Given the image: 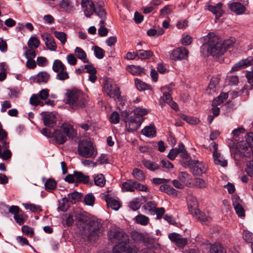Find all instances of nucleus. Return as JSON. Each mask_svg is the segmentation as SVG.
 Wrapping results in <instances>:
<instances>
[{
  "instance_id": "nucleus-33",
  "label": "nucleus",
  "mask_w": 253,
  "mask_h": 253,
  "mask_svg": "<svg viewBox=\"0 0 253 253\" xmlns=\"http://www.w3.org/2000/svg\"><path fill=\"white\" fill-rule=\"evenodd\" d=\"M210 253H226V250L219 243H214L211 245Z\"/></svg>"
},
{
  "instance_id": "nucleus-46",
  "label": "nucleus",
  "mask_w": 253,
  "mask_h": 253,
  "mask_svg": "<svg viewBox=\"0 0 253 253\" xmlns=\"http://www.w3.org/2000/svg\"><path fill=\"white\" fill-rule=\"evenodd\" d=\"M81 198V194L78 192H74L68 194V200L72 203H76L79 201Z\"/></svg>"
},
{
  "instance_id": "nucleus-58",
  "label": "nucleus",
  "mask_w": 253,
  "mask_h": 253,
  "mask_svg": "<svg viewBox=\"0 0 253 253\" xmlns=\"http://www.w3.org/2000/svg\"><path fill=\"white\" fill-rule=\"evenodd\" d=\"M181 117L187 123L192 125L196 124L199 122V120L197 118L187 116L185 115H182Z\"/></svg>"
},
{
  "instance_id": "nucleus-43",
  "label": "nucleus",
  "mask_w": 253,
  "mask_h": 253,
  "mask_svg": "<svg viewBox=\"0 0 253 253\" xmlns=\"http://www.w3.org/2000/svg\"><path fill=\"white\" fill-rule=\"evenodd\" d=\"M148 112V111L144 108L141 107H137L133 110V116L134 117H140L143 118V116L146 115Z\"/></svg>"
},
{
  "instance_id": "nucleus-6",
  "label": "nucleus",
  "mask_w": 253,
  "mask_h": 253,
  "mask_svg": "<svg viewBox=\"0 0 253 253\" xmlns=\"http://www.w3.org/2000/svg\"><path fill=\"white\" fill-rule=\"evenodd\" d=\"M7 139V134L3 129L0 123V158L3 160L10 159L12 155L10 150L8 149L9 143Z\"/></svg>"
},
{
  "instance_id": "nucleus-32",
  "label": "nucleus",
  "mask_w": 253,
  "mask_h": 253,
  "mask_svg": "<svg viewBox=\"0 0 253 253\" xmlns=\"http://www.w3.org/2000/svg\"><path fill=\"white\" fill-rule=\"evenodd\" d=\"M76 56L84 63H88L89 60L87 58L85 51L81 48L77 47L75 50Z\"/></svg>"
},
{
  "instance_id": "nucleus-49",
  "label": "nucleus",
  "mask_w": 253,
  "mask_h": 253,
  "mask_svg": "<svg viewBox=\"0 0 253 253\" xmlns=\"http://www.w3.org/2000/svg\"><path fill=\"white\" fill-rule=\"evenodd\" d=\"M187 202L189 208H194L197 205V199L193 196L189 195L187 197Z\"/></svg>"
},
{
  "instance_id": "nucleus-23",
  "label": "nucleus",
  "mask_w": 253,
  "mask_h": 253,
  "mask_svg": "<svg viewBox=\"0 0 253 253\" xmlns=\"http://www.w3.org/2000/svg\"><path fill=\"white\" fill-rule=\"evenodd\" d=\"M228 6L231 11L238 15L244 13L246 10L245 6L238 1H233L228 4Z\"/></svg>"
},
{
  "instance_id": "nucleus-54",
  "label": "nucleus",
  "mask_w": 253,
  "mask_h": 253,
  "mask_svg": "<svg viewBox=\"0 0 253 253\" xmlns=\"http://www.w3.org/2000/svg\"><path fill=\"white\" fill-rule=\"evenodd\" d=\"M84 201L86 205L93 206L95 201V197L92 193L88 194L85 196Z\"/></svg>"
},
{
  "instance_id": "nucleus-7",
  "label": "nucleus",
  "mask_w": 253,
  "mask_h": 253,
  "mask_svg": "<svg viewBox=\"0 0 253 253\" xmlns=\"http://www.w3.org/2000/svg\"><path fill=\"white\" fill-rule=\"evenodd\" d=\"M246 142H241L237 145V151L244 157H249L253 151V133L250 132L245 136Z\"/></svg>"
},
{
  "instance_id": "nucleus-63",
  "label": "nucleus",
  "mask_w": 253,
  "mask_h": 253,
  "mask_svg": "<svg viewBox=\"0 0 253 253\" xmlns=\"http://www.w3.org/2000/svg\"><path fill=\"white\" fill-rule=\"evenodd\" d=\"M195 185L199 188H203L207 186V182L203 179L197 178L195 179Z\"/></svg>"
},
{
  "instance_id": "nucleus-42",
  "label": "nucleus",
  "mask_w": 253,
  "mask_h": 253,
  "mask_svg": "<svg viewBox=\"0 0 253 253\" xmlns=\"http://www.w3.org/2000/svg\"><path fill=\"white\" fill-rule=\"evenodd\" d=\"M40 40L36 37H32L29 40L28 45L30 48H37L40 44Z\"/></svg>"
},
{
  "instance_id": "nucleus-25",
  "label": "nucleus",
  "mask_w": 253,
  "mask_h": 253,
  "mask_svg": "<svg viewBox=\"0 0 253 253\" xmlns=\"http://www.w3.org/2000/svg\"><path fill=\"white\" fill-rule=\"evenodd\" d=\"M104 199L109 208H111L115 211H117L120 209L121 204L118 200L111 197L109 195H106L104 197Z\"/></svg>"
},
{
  "instance_id": "nucleus-41",
  "label": "nucleus",
  "mask_w": 253,
  "mask_h": 253,
  "mask_svg": "<svg viewBox=\"0 0 253 253\" xmlns=\"http://www.w3.org/2000/svg\"><path fill=\"white\" fill-rule=\"evenodd\" d=\"M214 153L215 154L213 156L214 163L216 164L220 165L222 167H226L227 165V162L222 159L219 153L218 154H216L215 153Z\"/></svg>"
},
{
  "instance_id": "nucleus-55",
  "label": "nucleus",
  "mask_w": 253,
  "mask_h": 253,
  "mask_svg": "<svg viewBox=\"0 0 253 253\" xmlns=\"http://www.w3.org/2000/svg\"><path fill=\"white\" fill-rule=\"evenodd\" d=\"M157 205L154 201H149L147 202L143 206L144 208L149 211H154L156 209Z\"/></svg>"
},
{
  "instance_id": "nucleus-2",
  "label": "nucleus",
  "mask_w": 253,
  "mask_h": 253,
  "mask_svg": "<svg viewBox=\"0 0 253 253\" xmlns=\"http://www.w3.org/2000/svg\"><path fill=\"white\" fill-rule=\"evenodd\" d=\"M108 237L111 242L118 243L114 247L112 253H137L138 251L137 248L129 247L128 236L118 229H111L108 232Z\"/></svg>"
},
{
  "instance_id": "nucleus-24",
  "label": "nucleus",
  "mask_w": 253,
  "mask_h": 253,
  "mask_svg": "<svg viewBox=\"0 0 253 253\" xmlns=\"http://www.w3.org/2000/svg\"><path fill=\"white\" fill-rule=\"evenodd\" d=\"M222 7V3L219 2L215 5H209L208 6V9L215 15L216 18H219L224 13Z\"/></svg>"
},
{
  "instance_id": "nucleus-44",
  "label": "nucleus",
  "mask_w": 253,
  "mask_h": 253,
  "mask_svg": "<svg viewBox=\"0 0 253 253\" xmlns=\"http://www.w3.org/2000/svg\"><path fill=\"white\" fill-rule=\"evenodd\" d=\"M228 95L226 93H221L215 99L213 100V105H218L222 103L228 98Z\"/></svg>"
},
{
  "instance_id": "nucleus-21",
  "label": "nucleus",
  "mask_w": 253,
  "mask_h": 253,
  "mask_svg": "<svg viewBox=\"0 0 253 253\" xmlns=\"http://www.w3.org/2000/svg\"><path fill=\"white\" fill-rule=\"evenodd\" d=\"M253 65V57H249L245 59L242 60L234 65L230 72L238 71L242 68H245L249 66Z\"/></svg>"
},
{
  "instance_id": "nucleus-4",
  "label": "nucleus",
  "mask_w": 253,
  "mask_h": 253,
  "mask_svg": "<svg viewBox=\"0 0 253 253\" xmlns=\"http://www.w3.org/2000/svg\"><path fill=\"white\" fill-rule=\"evenodd\" d=\"M77 135L76 131L73 126L69 123L62 124L60 129H56L52 132V137L59 144L64 143L67 140V136L74 138Z\"/></svg>"
},
{
  "instance_id": "nucleus-22",
  "label": "nucleus",
  "mask_w": 253,
  "mask_h": 253,
  "mask_svg": "<svg viewBox=\"0 0 253 253\" xmlns=\"http://www.w3.org/2000/svg\"><path fill=\"white\" fill-rule=\"evenodd\" d=\"M42 39L44 41L47 48L52 51L56 49L57 45L54 38L48 33H44L41 35Z\"/></svg>"
},
{
  "instance_id": "nucleus-9",
  "label": "nucleus",
  "mask_w": 253,
  "mask_h": 253,
  "mask_svg": "<svg viewBox=\"0 0 253 253\" xmlns=\"http://www.w3.org/2000/svg\"><path fill=\"white\" fill-rule=\"evenodd\" d=\"M53 72L56 73V79L60 81H64L69 79V75L67 71L66 66L59 59L54 60L52 66Z\"/></svg>"
},
{
  "instance_id": "nucleus-18",
  "label": "nucleus",
  "mask_w": 253,
  "mask_h": 253,
  "mask_svg": "<svg viewBox=\"0 0 253 253\" xmlns=\"http://www.w3.org/2000/svg\"><path fill=\"white\" fill-rule=\"evenodd\" d=\"M97 15L100 18V28L98 29V34L101 37L107 36L108 29L104 26V22L106 18V13L104 9H100L97 11Z\"/></svg>"
},
{
  "instance_id": "nucleus-57",
  "label": "nucleus",
  "mask_w": 253,
  "mask_h": 253,
  "mask_svg": "<svg viewBox=\"0 0 253 253\" xmlns=\"http://www.w3.org/2000/svg\"><path fill=\"white\" fill-rule=\"evenodd\" d=\"M179 153V144H178V148H173L170 150L168 155V157L170 160H173L175 159L177 155Z\"/></svg>"
},
{
  "instance_id": "nucleus-56",
  "label": "nucleus",
  "mask_w": 253,
  "mask_h": 253,
  "mask_svg": "<svg viewBox=\"0 0 253 253\" xmlns=\"http://www.w3.org/2000/svg\"><path fill=\"white\" fill-rule=\"evenodd\" d=\"M94 53L95 57L98 59H102L104 56V51L98 46L94 47Z\"/></svg>"
},
{
  "instance_id": "nucleus-31",
  "label": "nucleus",
  "mask_w": 253,
  "mask_h": 253,
  "mask_svg": "<svg viewBox=\"0 0 253 253\" xmlns=\"http://www.w3.org/2000/svg\"><path fill=\"white\" fill-rule=\"evenodd\" d=\"M141 133L148 137H153L156 135V129L153 125L145 126L141 130Z\"/></svg>"
},
{
  "instance_id": "nucleus-12",
  "label": "nucleus",
  "mask_w": 253,
  "mask_h": 253,
  "mask_svg": "<svg viewBox=\"0 0 253 253\" xmlns=\"http://www.w3.org/2000/svg\"><path fill=\"white\" fill-rule=\"evenodd\" d=\"M81 4L86 17H90L94 12L97 15L98 10L103 9L100 5L95 8L93 1L90 0H82Z\"/></svg>"
},
{
  "instance_id": "nucleus-10",
  "label": "nucleus",
  "mask_w": 253,
  "mask_h": 253,
  "mask_svg": "<svg viewBox=\"0 0 253 253\" xmlns=\"http://www.w3.org/2000/svg\"><path fill=\"white\" fill-rule=\"evenodd\" d=\"M190 171L195 175L200 176L206 173L208 169L207 165L202 161L190 160L188 162Z\"/></svg>"
},
{
  "instance_id": "nucleus-36",
  "label": "nucleus",
  "mask_w": 253,
  "mask_h": 253,
  "mask_svg": "<svg viewBox=\"0 0 253 253\" xmlns=\"http://www.w3.org/2000/svg\"><path fill=\"white\" fill-rule=\"evenodd\" d=\"M15 221L19 225H22L27 220L28 216L23 212L20 211L16 215L13 216Z\"/></svg>"
},
{
  "instance_id": "nucleus-11",
  "label": "nucleus",
  "mask_w": 253,
  "mask_h": 253,
  "mask_svg": "<svg viewBox=\"0 0 253 253\" xmlns=\"http://www.w3.org/2000/svg\"><path fill=\"white\" fill-rule=\"evenodd\" d=\"M104 90L107 94L108 96L114 99H118L121 95L119 87L110 79L105 81L104 83Z\"/></svg>"
},
{
  "instance_id": "nucleus-40",
  "label": "nucleus",
  "mask_w": 253,
  "mask_h": 253,
  "mask_svg": "<svg viewBox=\"0 0 253 253\" xmlns=\"http://www.w3.org/2000/svg\"><path fill=\"white\" fill-rule=\"evenodd\" d=\"M153 55L150 50H144L139 49L137 51V56L141 59H145L150 58Z\"/></svg>"
},
{
  "instance_id": "nucleus-16",
  "label": "nucleus",
  "mask_w": 253,
  "mask_h": 253,
  "mask_svg": "<svg viewBox=\"0 0 253 253\" xmlns=\"http://www.w3.org/2000/svg\"><path fill=\"white\" fill-rule=\"evenodd\" d=\"M232 204L236 213L239 217H243L245 215V210L242 200L237 195L232 196Z\"/></svg>"
},
{
  "instance_id": "nucleus-50",
  "label": "nucleus",
  "mask_w": 253,
  "mask_h": 253,
  "mask_svg": "<svg viewBox=\"0 0 253 253\" xmlns=\"http://www.w3.org/2000/svg\"><path fill=\"white\" fill-rule=\"evenodd\" d=\"M60 7L64 11H69L72 9V5L69 0H62L60 3Z\"/></svg>"
},
{
  "instance_id": "nucleus-5",
  "label": "nucleus",
  "mask_w": 253,
  "mask_h": 253,
  "mask_svg": "<svg viewBox=\"0 0 253 253\" xmlns=\"http://www.w3.org/2000/svg\"><path fill=\"white\" fill-rule=\"evenodd\" d=\"M78 153L80 156L85 158H94L97 154L93 143L87 140H83L79 142Z\"/></svg>"
},
{
  "instance_id": "nucleus-19",
  "label": "nucleus",
  "mask_w": 253,
  "mask_h": 253,
  "mask_svg": "<svg viewBox=\"0 0 253 253\" xmlns=\"http://www.w3.org/2000/svg\"><path fill=\"white\" fill-rule=\"evenodd\" d=\"M169 238L180 248H183L188 243L187 238H181L180 234L176 233H170L169 235Z\"/></svg>"
},
{
  "instance_id": "nucleus-37",
  "label": "nucleus",
  "mask_w": 253,
  "mask_h": 253,
  "mask_svg": "<svg viewBox=\"0 0 253 253\" xmlns=\"http://www.w3.org/2000/svg\"><path fill=\"white\" fill-rule=\"evenodd\" d=\"M135 181L132 180H127L123 183V190L125 191L133 192L134 191Z\"/></svg>"
},
{
  "instance_id": "nucleus-1",
  "label": "nucleus",
  "mask_w": 253,
  "mask_h": 253,
  "mask_svg": "<svg viewBox=\"0 0 253 253\" xmlns=\"http://www.w3.org/2000/svg\"><path fill=\"white\" fill-rule=\"evenodd\" d=\"M202 39L205 42L201 48V52L205 56L212 55L215 58L223 55L225 49L229 48L235 42L234 38H231L222 43L213 32H210Z\"/></svg>"
},
{
  "instance_id": "nucleus-59",
  "label": "nucleus",
  "mask_w": 253,
  "mask_h": 253,
  "mask_svg": "<svg viewBox=\"0 0 253 253\" xmlns=\"http://www.w3.org/2000/svg\"><path fill=\"white\" fill-rule=\"evenodd\" d=\"M181 157L184 159H187L189 157V154L185 149V146L183 143H179V153Z\"/></svg>"
},
{
  "instance_id": "nucleus-39",
  "label": "nucleus",
  "mask_w": 253,
  "mask_h": 253,
  "mask_svg": "<svg viewBox=\"0 0 253 253\" xmlns=\"http://www.w3.org/2000/svg\"><path fill=\"white\" fill-rule=\"evenodd\" d=\"M56 182L54 179L48 178L44 184L45 189L48 191L53 190L56 188Z\"/></svg>"
},
{
  "instance_id": "nucleus-61",
  "label": "nucleus",
  "mask_w": 253,
  "mask_h": 253,
  "mask_svg": "<svg viewBox=\"0 0 253 253\" xmlns=\"http://www.w3.org/2000/svg\"><path fill=\"white\" fill-rule=\"evenodd\" d=\"M22 231L24 233L30 237H32L34 235L33 228L27 225H23L22 227Z\"/></svg>"
},
{
  "instance_id": "nucleus-52",
  "label": "nucleus",
  "mask_w": 253,
  "mask_h": 253,
  "mask_svg": "<svg viewBox=\"0 0 253 253\" xmlns=\"http://www.w3.org/2000/svg\"><path fill=\"white\" fill-rule=\"evenodd\" d=\"M243 238L247 243H253V233L248 230H244Z\"/></svg>"
},
{
  "instance_id": "nucleus-51",
  "label": "nucleus",
  "mask_w": 253,
  "mask_h": 253,
  "mask_svg": "<svg viewBox=\"0 0 253 253\" xmlns=\"http://www.w3.org/2000/svg\"><path fill=\"white\" fill-rule=\"evenodd\" d=\"M30 102L32 105L36 106L41 105L43 106L44 103L42 102L37 95L33 94L30 99Z\"/></svg>"
},
{
  "instance_id": "nucleus-28",
  "label": "nucleus",
  "mask_w": 253,
  "mask_h": 253,
  "mask_svg": "<svg viewBox=\"0 0 253 253\" xmlns=\"http://www.w3.org/2000/svg\"><path fill=\"white\" fill-rule=\"evenodd\" d=\"M126 69L128 72L135 76L141 75L145 73V69L139 66L129 65L127 67Z\"/></svg>"
},
{
  "instance_id": "nucleus-17",
  "label": "nucleus",
  "mask_w": 253,
  "mask_h": 253,
  "mask_svg": "<svg viewBox=\"0 0 253 253\" xmlns=\"http://www.w3.org/2000/svg\"><path fill=\"white\" fill-rule=\"evenodd\" d=\"M188 51L183 47L173 49L170 54V58L174 60H181L188 57Z\"/></svg>"
},
{
  "instance_id": "nucleus-48",
  "label": "nucleus",
  "mask_w": 253,
  "mask_h": 253,
  "mask_svg": "<svg viewBox=\"0 0 253 253\" xmlns=\"http://www.w3.org/2000/svg\"><path fill=\"white\" fill-rule=\"evenodd\" d=\"M160 190L162 192L167 193L170 195H173L175 193V190L173 187L167 184L162 185L160 186Z\"/></svg>"
},
{
  "instance_id": "nucleus-13",
  "label": "nucleus",
  "mask_w": 253,
  "mask_h": 253,
  "mask_svg": "<svg viewBox=\"0 0 253 253\" xmlns=\"http://www.w3.org/2000/svg\"><path fill=\"white\" fill-rule=\"evenodd\" d=\"M44 125L46 127H53L56 125L57 115L54 112H43L41 113Z\"/></svg>"
},
{
  "instance_id": "nucleus-35",
  "label": "nucleus",
  "mask_w": 253,
  "mask_h": 253,
  "mask_svg": "<svg viewBox=\"0 0 253 253\" xmlns=\"http://www.w3.org/2000/svg\"><path fill=\"white\" fill-rule=\"evenodd\" d=\"M132 174L138 181H143L145 179V175L141 169L135 168L133 169Z\"/></svg>"
},
{
  "instance_id": "nucleus-64",
  "label": "nucleus",
  "mask_w": 253,
  "mask_h": 253,
  "mask_svg": "<svg viewBox=\"0 0 253 253\" xmlns=\"http://www.w3.org/2000/svg\"><path fill=\"white\" fill-rule=\"evenodd\" d=\"M246 171L249 176H253V161H251L247 164Z\"/></svg>"
},
{
  "instance_id": "nucleus-26",
  "label": "nucleus",
  "mask_w": 253,
  "mask_h": 253,
  "mask_svg": "<svg viewBox=\"0 0 253 253\" xmlns=\"http://www.w3.org/2000/svg\"><path fill=\"white\" fill-rule=\"evenodd\" d=\"M74 175L75 176L77 182H82L85 184L92 185V182L90 181L89 176L84 174L82 172L75 171Z\"/></svg>"
},
{
  "instance_id": "nucleus-45",
  "label": "nucleus",
  "mask_w": 253,
  "mask_h": 253,
  "mask_svg": "<svg viewBox=\"0 0 253 253\" xmlns=\"http://www.w3.org/2000/svg\"><path fill=\"white\" fill-rule=\"evenodd\" d=\"M135 220L137 223L142 225H146L148 224L149 219V218L143 214H139L135 217Z\"/></svg>"
},
{
  "instance_id": "nucleus-3",
  "label": "nucleus",
  "mask_w": 253,
  "mask_h": 253,
  "mask_svg": "<svg viewBox=\"0 0 253 253\" xmlns=\"http://www.w3.org/2000/svg\"><path fill=\"white\" fill-rule=\"evenodd\" d=\"M65 103L72 110L84 108L87 102L88 96L81 90L73 88L67 90Z\"/></svg>"
},
{
  "instance_id": "nucleus-29",
  "label": "nucleus",
  "mask_w": 253,
  "mask_h": 253,
  "mask_svg": "<svg viewBox=\"0 0 253 253\" xmlns=\"http://www.w3.org/2000/svg\"><path fill=\"white\" fill-rule=\"evenodd\" d=\"M142 163L145 168L150 171H154L160 168V166L157 163L149 160L143 159L142 161Z\"/></svg>"
},
{
  "instance_id": "nucleus-27",
  "label": "nucleus",
  "mask_w": 253,
  "mask_h": 253,
  "mask_svg": "<svg viewBox=\"0 0 253 253\" xmlns=\"http://www.w3.org/2000/svg\"><path fill=\"white\" fill-rule=\"evenodd\" d=\"M178 178L181 183L186 186H191L192 185V178L190 174L185 171L180 172Z\"/></svg>"
},
{
  "instance_id": "nucleus-30",
  "label": "nucleus",
  "mask_w": 253,
  "mask_h": 253,
  "mask_svg": "<svg viewBox=\"0 0 253 253\" xmlns=\"http://www.w3.org/2000/svg\"><path fill=\"white\" fill-rule=\"evenodd\" d=\"M94 184L99 187L104 186L106 183V179L103 174L101 173L95 174L93 175Z\"/></svg>"
},
{
  "instance_id": "nucleus-14",
  "label": "nucleus",
  "mask_w": 253,
  "mask_h": 253,
  "mask_svg": "<svg viewBox=\"0 0 253 253\" xmlns=\"http://www.w3.org/2000/svg\"><path fill=\"white\" fill-rule=\"evenodd\" d=\"M50 78V75L47 71L40 72L38 74L32 76L29 80L31 83H38L39 84H46Z\"/></svg>"
},
{
  "instance_id": "nucleus-15",
  "label": "nucleus",
  "mask_w": 253,
  "mask_h": 253,
  "mask_svg": "<svg viewBox=\"0 0 253 253\" xmlns=\"http://www.w3.org/2000/svg\"><path fill=\"white\" fill-rule=\"evenodd\" d=\"M90 233L88 238L90 240H96L97 238L103 233V228L102 224L97 221H93L90 229Z\"/></svg>"
},
{
  "instance_id": "nucleus-38",
  "label": "nucleus",
  "mask_w": 253,
  "mask_h": 253,
  "mask_svg": "<svg viewBox=\"0 0 253 253\" xmlns=\"http://www.w3.org/2000/svg\"><path fill=\"white\" fill-rule=\"evenodd\" d=\"M24 208L27 210H30L31 211L34 212H39L42 211V207L40 205L34 204H23Z\"/></svg>"
},
{
  "instance_id": "nucleus-47",
  "label": "nucleus",
  "mask_w": 253,
  "mask_h": 253,
  "mask_svg": "<svg viewBox=\"0 0 253 253\" xmlns=\"http://www.w3.org/2000/svg\"><path fill=\"white\" fill-rule=\"evenodd\" d=\"M135 84L137 88L140 91L149 89L150 87L148 84L137 79H135Z\"/></svg>"
},
{
  "instance_id": "nucleus-34",
  "label": "nucleus",
  "mask_w": 253,
  "mask_h": 253,
  "mask_svg": "<svg viewBox=\"0 0 253 253\" xmlns=\"http://www.w3.org/2000/svg\"><path fill=\"white\" fill-rule=\"evenodd\" d=\"M53 35L54 37L60 42L62 45L65 44L67 40V35L65 33L54 31L53 32Z\"/></svg>"
},
{
  "instance_id": "nucleus-62",
  "label": "nucleus",
  "mask_w": 253,
  "mask_h": 253,
  "mask_svg": "<svg viewBox=\"0 0 253 253\" xmlns=\"http://www.w3.org/2000/svg\"><path fill=\"white\" fill-rule=\"evenodd\" d=\"M35 48H30L27 49L25 53V56L27 59H34L36 56V52Z\"/></svg>"
},
{
  "instance_id": "nucleus-53",
  "label": "nucleus",
  "mask_w": 253,
  "mask_h": 253,
  "mask_svg": "<svg viewBox=\"0 0 253 253\" xmlns=\"http://www.w3.org/2000/svg\"><path fill=\"white\" fill-rule=\"evenodd\" d=\"M68 203L69 200L67 198H62V202L59 203L58 209L62 211H66L69 208Z\"/></svg>"
},
{
  "instance_id": "nucleus-60",
  "label": "nucleus",
  "mask_w": 253,
  "mask_h": 253,
  "mask_svg": "<svg viewBox=\"0 0 253 253\" xmlns=\"http://www.w3.org/2000/svg\"><path fill=\"white\" fill-rule=\"evenodd\" d=\"M110 121L111 123L117 124L119 123L120 120V115L117 112H113L109 118Z\"/></svg>"
},
{
  "instance_id": "nucleus-8",
  "label": "nucleus",
  "mask_w": 253,
  "mask_h": 253,
  "mask_svg": "<svg viewBox=\"0 0 253 253\" xmlns=\"http://www.w3.org/2000/svg\"><path fill=\"white\" fill-rule=\"evenodd\" d=\"M122 116L126 117L125 122L127 130L129 132H133L137 130L143 121V119L140 117H134L132 115L129 116L126 111H123Z\"/></svg>"
},
{
  "instance_id": "nucleus-20",
  "label": "nucleus",
  "mask_w": 253,
  "mask_h": 253,
  "mask_svg": "<svg viewBox=\"0 0 253 253\" xmlns=\"http://www.w3.org/2000/svg\"><path fill=\"white\" fill-rule=\"evenodd\" d=\"M166 103L169 104L171 106V108L175 111L178 109V106L177 103L172 101L170 94L165 92L163 96H162L159 100V104L161 106H164Z\"/></svg>"
}]
</instances>
